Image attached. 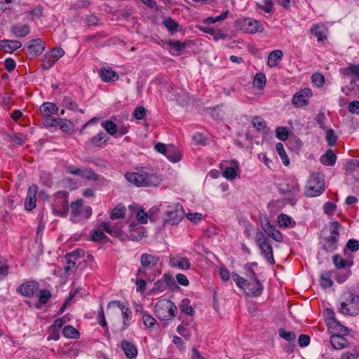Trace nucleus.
<instances>
[{
    "mask_svg": "<svg viewBox=\"0 0 359 359\" xmlns=\"http://www.w3.org/2000/svg\"><path fill=\"white\" fill-rule=\"evenodd\" d=\"M126 179L137 187H156L160 184L161 179L152 172H126Z\"/></svg>",
    "mask_w": 359,
    "mask_h": 359,
    "instance_id": "nucleus-1",
    "label": "nucleus"
},
{
    "mask_svg": "<svg viewBox=\"0 0 359 359\" xmlns=\"http://www.w3.org/2000/svg\"><path fill=\"white\" fill-rule=\"evenodd\" d=\"M154 311L159 320H168L175 316L177 309L172 302L161 299L156 303Z\"/></svg>",
    "mask_w": 359,
    "mask_h": 359,
    "instance_id": "nucleus-2",
    "label": "nucleus"
},
{
    "mask_svg": "<svg viewBox=\"0 0 359 359\" xmlns=\"http://www.w3.org/2000/svg\"><path fill=\"white\" fill-rule=\"evenodd\" d=\"M160 257L149 253H143L140 257V267L138 268L139 275L155 274Z\"/></svg>",
    "mask_w": 359,
    "mask_h": 359,
    "instance_id": "nucleus-3",
    "label": "nucleus"
},
{
    "mask_svg": "<svg viewBox=\"0 0 359 359\" xmlns=\"http://www.w3.org/2000/svg\"><path fill=\"white\" fill-rule=\"evenodd\" d=\"M325 189L324 175L321 172H316L311 175L307 184L306 195L316 197L320 195Z\"/></svg>",
    "mask_w": 359,
    "mask_h": 359,
    "instance_id": "nucleus-4",
    "label": "nucleus"
},
{
    "mask_svg": "<svg viewBox=\"0 0 359 359\" xmlns=\"http://www.w3.org/2000/svg\"><path fill=\"white\" fill-rule=\"evenodd\" d=\"M256 243L265 259L271 264H273L275 260L272 246L269 242V239L262 231H259L256 233Z\"/></svg>",
    "mask_w": 359,
    "mask_h": 359,
    "instance_id": "nucleus-5",
    "label": "nucleus"
},
{
    "mask_svg": "<svg viewBox=\"0 0 359 359\" xmlns=\"http://www.w3.org/2000/svg\"><path fill=\"white\" fill-rule=\"evenodd\" d=\"M185 212L182 205L177 203L169 205L165 212L164 223L171 225L177 224L184 218Z\"/></svg>",
    "mask_w": 359,
    "mask_h": 359,
    "instance_id": "nucleus-6",
    "label": "nucleus"
},
{
    "mask_svg": "<svg viewBox=\"0 0 359 359\" xmlns=\"http://www.w3.org/2000/svg\"><path fill=\"white\" fill-rule=\"evenodd\" d=\"M235 24L237 28L247 33L253 34L263 30V26L258 20L250 18L236 20Z\"/></svg>",
    "mask_w": 359,
    "mask_h": 359,
    "instance_id": "nucleus-7",
    "label": "nucleus"
},
{
    "mask_svg": "<svg viewBox=\"0 0 359 359\" xmlns=\"http://www.w3.org/2000/svg\"><path fill=\"white\" fill-rule=\"evenodd\" d=\"M155 149L164 156L172 163H177L182 158L181 154L178 149L170 144L166 146L163 143L158 142L154 146Z\"/></svg>",
    "mask_w": 359,
    "mask_h": 359,
    "instance_id": "nucleus-8",
    "label": "nucleus"
},
{
    "mask_svg": "<svg viewBox=\"0 0 359 359\" xmlns=\"http://www.w3.org/2000/svg\"><path fill=\"white\" fill-rule=\"evenodd\" d=\"M72 217L71 220L74 222H77V217H83L86 219L89 218L92 215V208L90 206L83 207V200L79 199L71 203Z\"/></svg>",
    "mask_w": 359,
    "mask_h": 359,
    "instance_id": "nucleus-9",
    "label": "nucleus"
},
{
    "mask_svg": "<svg viewBox=\"0 0 359 359\" xmlns=\"http://www.w3.org/2000/svg\"><path fill=\"white\" fill-rule=\"evenodd\" d=\"M57 196L62 199V206H53V212L55 215L66 217L69 212L68 196L69 194L65 191H57Z\"/></svg>",
    "mask_w": 359,
    "mask_h": 359,
    "instance_id": "nucleus-10",
    "label": "nucleus"
},
{
    "mask_svg": "<svg viewBox=\"0 0 359 359\" xmlns=\"http://www.w3.org/2000/svg\"><path fill=\"white\" fill-rule=\"evenodd\" d=\"M250 280V281L247 280V284L243 290L245 294L255 297L260 296L263 291L262 284L257 278Z\"/></svg>",
    "mask_w": 359,
    "mask_h": 359,
    "instance_id": "nucleus-11",
    "label": "nucleus"
},
{
    "mask_svg": "<svg viewBox=\"0 0 359 359\" xmlns=\"http://www.w3.org/2000/svg\"><path fill=\"white\" fill-rule=\"evenodd\" d=\"M25 46L33 57L41 55L46 48L45 42L40 38L29 40Z\"/></svg>",
    "mask_w": 359,
    "mask_h": 359,
    "instance_id": "nucleus-12",
    "label": "nucleus"
},
{
    "mask_svg": "<svg viewBox=\"0 0 359 359\" xmlns=\"http://www.w3.org/2000/svg\"><path fill=\"white\" fill-rule=\"evenodd\" d=\"M39 287V284L36 281L30 280L21 284L17 291L22 296L31 297L34 296Z\"/></svg>",
    "mask_w": 359,
    "mask_h": 359,
    "instance_id": "nucleus-13",
    "label": "nucleus"
},
{
    "mask_svg": "<svg viewBox=\"0 0 359 359\" xmlns=\"http://www.w3.org/2000/svg\"><path fill=\"white\" fill-rule=\"evenodd\" d=\"M311 95V90L309 88H304L294 95L292 101V104L297 107L306 105L308 104L307 99Z\"/></svg>",
    "mask_w": 359,
    "mask_h": 359,
    "instance_id": "nucleus-14",
    "label": "nucleus"
},
{
    "mask_svg": "<svg viewBox=\"0 0 359 359\" xmlns=\"http://www.w3.org/2000/svg\"><path fill=\"white\" fill-rule=\"evenodd\" d=\"M38 191V187L36 184H32L28 189L26 200L25 202V208L28 211L32 210L36 204V193Z\"/></svg>",
    "mask_w": 359,
    "mask_h": 359,
    "instance_id": "nucleus-15",
    "label": "nucleus"
},
{
    "mask_svg": "<svg viewBox=\"0 0 359 359\" xmlns=\"http://www.w3.org/2000/svg\"><path fill=\"white\" fill-rule=\"evenodd\" d=\"M278 190L283 194H292L296 195L299 192L300 188L297 181L293 180L290 183L280 184Z\"/></svg>",
    "mask_w": 359,
    "mask_h": 359,
    "instance_id": "nucleus-16",
    "label": "nucleus"
},
{
    "mask_svg": "<svg viewBox=\"0 0 359 359\" xmlns=\"http://www.w3.org/2000/svg\"><path fill=\"white\" fill-rule=\"evenodd\" d=\"M121 348L128 359H134L138 353L137 348L132 342L123 339L121 341Z\"/></svg>",
    "mask_w": 359,
    "mask_h": 359,
    "instance_id": "nucleus-17",
    "label": "nucleus"
},
{
    "mask_svg": "<svg viewBox=\"0 0 359 359\" xmlns=\"http://www.w3.org/2000/svg\"><path fill=\"white\" fill-rule=\"evenodd\" d=\"M156 277L155 274H146V276H140L139 275V271H137L136 274V286H137V291L143 292L145 291L147 287V283L146 281L148 280L149 282H152L154 280Z\"/></svg>",
    "mask_w": 359,
    "mask_h": 359,
    "instance_id": "nucleus-18",
    "label": "nucleus"
},
{
    "mask_svg": "<svg viewBox=\"0 0 359 359\" xmlns=\"http://www.w3.org/2000/svg\"><path fill=\"white\" fill-rule=\"evenodd\" d=\"M340 73L344 76H353L351 80V84L353 85L356 80H359V65L350 64L348 67L340 69Z\"/></svg>",
    "mask_w": 359,
    "mask_h": 359,
    "instance_id": "nucleus-19",
    "label": "nucleus"
},
{
    "mask_svg": "<svg viewBox=\"0 0 359 359\" xmlns=\"http://www.w3.org/2000/svg\"><path fill=\"white\" fill-rule=\"evenodd\" d=\"M231 163L233 166L226 168L222 174L223 177L228 180H234L240 172L239 163L236 160H231Z\"/></svg>",
    "mask_w": 359,
    "mask_h": 359,
    "instance_id": "nucleus-20",
    "label": "nucleus"
},
{
    "mask_svg": "<svg viewBox=\"0 0 359 359\" xmlns=\"http://www.w3.org/2000/svg\"><path fill=\"white\" fill-rule=\"evenodd\" d=\"M262 229L269 236L271 237L276 241H283V236L281 233L277 230L274 226L271 224L269 221H266V222L262 225Z\"/></svg>",
    "mask_w": 359,
    "mask_h": 359,
    "instance_id": "nucleus-21",
    "label": "nucleus"
},
{
    "mask_svg": "<svg viewBox=\"0 0 359 359\" xmlns=\"http://www.w3.org/2000/svg\"><path fill=\"white\" fill-rule=\"evenodd\" d=\"M22 43L17 40H1L0 41V50L6 53H12L13 51L20 48Z\"/></svg>",
    "mask_w": 359,
    "mask_h": 359,
    "instance_id": "nucleus-22",
    "label": "nucleus"
},
{
    "mask_svg": "<svg viewBox=\"0 0 359 359\" xmlns=\"http://www.w3.org/2000/svg\"><path fill=\"white\" fill-rule=\"evenodd\" d=\"M332 346L336 350H341L348 346V341L341 334H332L330 337Z\"/></svg>",
    "mask_w": 359,
    "mask_h": 359,
    "instance_id": "nucleus-23",
    "label": "nucleus"
},
{
    "mask_svg": "<svg viewBox=\"0 0 359 359\" xmlns=\"http://www.w3.org/2000/svg\"><path fill=\"white\" fill-rule=\"evenodd\" d=\"M100 76L104 82H113L118 80L119 75L111 69L102 67L100 71Z\"/></svg>",
    "mask_w": 359,
    "mask_h": 359,
    "instance_id": "nucleus-24",
    "label": "nucleus"
},
{
    "mask_svg": "<svg viewBox=\"0 0 359 359\" xmlns=\"http://www.w3.org/2000/svg\"><path fill=\"white\" fill-rule=\"evenodd\" d=\"M116 306L121 311L122 316L124 320L130 318L131 312L128 307L125 306L120 301H111L108 303L107 309H110L112 307Z\"/></svg>",
    "mask_w": 359,
    "mask_h": 359,
    "instance_id": "nucleus-25",
    "label": "nucleus"
},
{
    "mask_svg": "<svg viewBox=\"0 0 359 359\" xmlns=\"http://www.w3.org/2000/svg\"><path fill=\"white\" fill-rule=\"evenodd\" d=\"M98 229H102V231L108 233L109 234L116 236L120 233V229L118 225H111L109 222H102L97 224Z\"/></svg>",
    "mask_w": 359,
    "mask_h": 359,
    "instance_id": "nucleus-26",
    "label": "nucleus"
},
{
    "mask_svg": "<svg viewBox=\"0 0 359 359\" xmlns=\"http://www.w3.org/2000/svg\"><path fill=\"white\" fill-rule=\"evenodd\" d=\"M337 156L332 149H328L323 155L321 156L320 163L327 166H332L335 164Z\"/></svg>",
    "mask_w": 359,
    "mask_h": 359,
    "instance_id": "nucleus-27",
    "label": "nucleus"
},
{
    "mask_svg": "<svg viewBox=\"0 0 359 359\" xmlns=\"http://www.w3.org/2000/svg\"><path fill=\"white\" fill-rule=\"evenodd\" d=\"M283 56V53L280 50H275L271 51L267 60V65L269 67H275L278 65V61L280 60Z\"/></svg>",
    "mask_w": 359,
    "mask_h": 359,
    "instance_id": "nucleus-28",
    "label": "nucleus"
},
{
    "mask_svg": "<svg viewBox=\"0 0 359 359\" xmlns=\"http://www.w3.org/2000/svg\"><path fill=\"white\" fill-rule=\"evenodd\" d=\"M332 262L335 267L338 269H345L346 267L349 268L353 264V261H348L347 259H343L338 254L333 256Z\"/></svg>",
    "mask_w": 359,
    "mask_h": 359,
    "instance_id": "nucleus-29",
    "label": "nucleus"
},
{
    "mask_svg": "<svg viewBox=\"0 0 359 359\" xmlns=\"http://www.w3.org/2000/svg\"><path fill=\"white\" fill-rule=\"evenodd\" d=\"M11 32L15 35V36L22 38L30 33V27L28 25H24L22 26L13 25L11 27Z\"/></svg>",
    "mask_w": 359,
    "mask_h": 359,
    "instance_id": "nucleus-30",
    "label": "nucleus"
},
{
    "mask_svg": "<svg viewBox=\"0 0 359 359\" xmlns=\"http://www.w3.org/2000/svg\"><path fill=\"white\" fill-rule=\"evenodd\" d=\"M40 111L42 116L56 114L58 111V108L54 103L44 102L40 107Z\"/></svg>",
    "mask_w": 359,
    "mask_h": 359,
    "instance_id": "nucleus-31",
    "label": "nucleus"
},
{
    "mask_svg": "<svg viewBox=\"0 0 359 359\" xmlns=\"http://www.w3.org/2000/svg\"><path fill=\"white\" fill-rule=\"evenodd\" d=\"M311 32L317 38L318 42L323 43L327 39L326 35L324 34V28L318 25H313L311 27Z\"/></svg>",
    "mask_w": 359,
    "mask_h": 359,
    "instance_id": "nucleus-32",
    "label": "nucleus"
},
{
    "mask_svg": "<svg viewBox=\"0 0 359 359\" xmlns=\"http://www.w3.org/2000/svg\"><path fill=\"white\" fill-rule=\"evenodd\" d=\"M107 140L106 134L101 132L90 139V143L95 147H102L106 144Z\"/></svg>",
    "mask_w": 359,
    "mask_h": 359,
    "instance_id": "nucleus-33",
    "label": "nucleus"
},
{
    "mask_svg": "<svg viewBox=\"0 0 359 359\" xmlns=\"http://www.w3.org/2000/svg\"><path fill=\"white\" fill-rule=\"evenodd\" d=\"M62 334L65 337L68 339H79V332L72 325H67L62 330Z\"/></svg>",
    "mask_w": 359,
    "mask_h": 359,
    "instance_id": "nucleus-34",
    "label": "nucleus"
},
{
    "mask_svg": "<svg viewBox=\"0 0 359 359\" xmlns=\"http://www.w3.org/2000/svg\"><path fill=\"white\" fill-rule=\"evenodd\" d=\"M332 320L334 324L333 327L334 333L333 334H341V336H345L348 333V329L342 325L335 318L333 317Z\"/></svg>",
    "mask_w": 359,
    "mask_h": 359,
    "instance_id": "nucleus-35",
    "label": "nucleus"
},
{
    "mask_svg": "<svg viewBox=\"0 0 359 359\" xmlns=\"http://www.w3.org/2000/svg\"><path fill=\"white\" fill-rule=\"evenodd\" d=\"M324 241L325 243L323 248L326 252H333L337 248V240L327 236L324 238Z\"/></svg>",
    "mask_w": 359,
    "mask_h": 359,
    "instance_id": "nucleus-36",
    "label": "nucleus"
},
{
    "mask_svg": "<svg viewBox=\"0 0 359 359\" xmlns=\"http://www.w3.org/2000/svg\"><path fill=\"white\" fill-rule=\"evenodd\" d=\"M87 180L97 181L100 177L91 168L81 169V176Z\"/></svg>",
    "mask_w": 359,
    "mask_h": 359,
    "instance_id": "nucleus-37",
    "label": "nucleus"
},
{
    "mask_svg": "<svg viewBox=\"0 0 359 359\" xmlns=\"http://www.w3.org/2000/svg\"><path fill=\"white\" fill-rule=\"evenodd\" d=\"M56 60L53 57V56L47 53L43 58L41 67L43 70H48L53 66Z\"/></svg>",
    "mask_w": 359,
    "mask_h": 359,
    "instance_id": "nucleus-38",
    "label": "nucleus"
},
{
    "mask_svg": "<svg viewBox=\"0 0 359 359\" xmlns=\"http://www.w3.org/2000/svg\"><path fill=\"white\" fill-rule=\"evenodd\" d=\"M140 313L142 315V318L144 325L149 328H151L154 327V325L156 324V320L154 318H153L151 316H150L147 311L141 310Z\"/></svg>",
    "mask_w": 359,
    "mask_h": 359,
    "instance_id": "nucleus-39",
    "label": "nucleus"
},
{
    "mask_svg": "<svg viewBox=\"0 0 359 359\" xmlns=\"http://www.w3.org/2000/svg\"><path fill=\"white\" fill-rule=\"evenodd\" d=\"M330 271H325L320 275V285L324 288H329L333 285V282L330 278Z\"/></svg>",
    "mask_w": 359,
    "mask_h": 359,
    "instance_id": "nucleus-40",
    "label": "nucleus"
},
{
    "mask_svg": "<svg viewBox=\"0 0 359 359\" xmlns=\"http://www.w3.org/2000/svg\"><path fill=\"white\" fill-rule=\"evenodd\" d=\"M167 45L174 49L175 53H172L173 55H180V52L186 47L185 43L180 41L170 40L167 42Z\"/></svg>",
    "mask_w": 359,
    "mask_h": 359,
    "instance_id": "nucleus-41",
    "label": "nucleus"
},
{
    "mask_svg": "<svg viewBox=\"0 0 359 359\" xmlns=\"http://www.w3.org/2000/svg\"><path fill=\"white\" fill-rule=\"evenodd\" d=\"M341 227V224L338 221H333L330 223V235L328 236L331 238H334L339 241V229Z\"/></svg>",
    "mask_w": 359,
    "mask_h": 359,
    "instance_id": "nucleus-42",
    "label": "nucleus"
},
{
    "mask_svg": "<svg viewBox=\"0 0 359 359\" xmlns=\"http://www.w3.org/2000/svg\"><path fill=\"white\" fill-rule=\"evenodd\" d=\"M102 126L111 136H114L117 133V126L111 121L107 120L102 123Z\"/></svg>",
    "mask_w": 359,
    "mask_h": 359,
    "instance_id": "nucleus-43",
    "label": "nucleus"
},
{
    "mask_svg": "<svg viewBox=\"0 0 359 359\" xmlns=\"http://www.w3.org/2000/svg\"><path fill=\"white\" fill-rule=\"evenodd\" d=\"M60 118H54L51 115L42 116V124L46 127H56Z\"/></svg>",
    "mask_w": 359,
    "mask_h": 359,
    "instance_id": "nucleus-44",
    "label": "nucleus"
},
{
    "mask_svg": "<svg viewBox=\"0 0 359 359\" xmlns=\"http://www.w3.org/2000/svg\"><path fill=\"white\" fill-rule=\"evenodd\" d=\"M229 11L228 10L223 11L221 15L216 17H208L203 20V23L205 25H210L212 23H215L218 21L225 20L229 14Z\"/></svg>",
    "mask_w": 359,
    "mask_h": 359,
    "instance_id": "nucleus-45",
    "label": "nucleus"
},
{
    "mask_svg": "<svg viewBox=\"0 0 359 359\" xmlns=\"http://www.w3.org/2000/svg\"><path fill=\"white\" fill-rule=\"evenodd\" d=\"M339 312L346 314V315H350V316H357L359 314L358 311H356L354 308H353L352 306L348 307V305L346 302H341L340 304V307L339 309Z\"/></svg>",
    "mask_w": 359,
    "mask_h": 359,
    "instance_id": "nucleus-46",
    "label": "nucleus"
},
{
    "mask_svg": "<svg viewBox=\"0 0 359 359\" xmlns=\"http://www.w3.org/2000/svg\"><path fill=\"white\" fill-rule=\"evenodd\" d=\"M57 126L65 133H68L74 129V124L67 119L60 118L58 120Z\"/></svg>",
    "mask_w": 359,
    "mask_h": 359,
    "instance_id": "nucleus-47",
    "label": "nucleus"
},
{
    "mask_svg": "<svg viewBox=\"0 0 359 359\" xmlns=\"http://www.w3.org/2000/svg\"><path fill=\"white\" fill-rule=\"evenodd\" d=\"M163 25L168 29L171 33H174L177 31L179 24L175 22L171 18H167L163 21Z\"/></svg>",
    "mask_w": 359,
    "mask_h": 359,
    "instance_id": "nucleus-48",
    "label": "nucleus"
},
{
    "mask_svg": "<svg viewBox=\"0 0 359 359\" xmlns=\"http://www.w3.org/2000/svg\"><path fill=\"white\" fill-rule=\"evenodd\" d=\"M126 210L124 206H117L111 210L110 217L111 219H121L124 217Z\"/></svg>",
    "mask_w": 359,
    "mask_h": 359,
    "instance_id": "nucleus-49",
    "label": "nucleus"
},
{
    "mask_svg": "<svg viewBox=\"0 0 359 359\" xmlns=\"http://www.w3.org/2000/svg\"><path fill=\"white\" fill-rule=\"evenodd\" d=\"M276 149L278 154H279L280 157L283 160V164L285 165H288L290 163V161L284 149L283 144L280 142L277 143L276 145Z\"/></svg>",
    "mask_w": 359,
    "mask_h": 359,
    "instance_id": "nucleus-50",
    "label": "nucleus"
},
{
    "mask_svg": "<svg viewBox=\"0 0 359 359\" xmlns=\"http://www.w3.org/2000/svg\"><path fill=\"white\" fill-rule=\"evenodd\" d=\"M40 182L43 185L47 187H51L53 185V180L51 175L46 172H41Z\"/></svg>",
    "mask_w": 359,
    "mask_h": 359,
    "instance_id": "nucleus-51",
    "label": "nucleus"
},
{
    "mask_svg": "<svg viewBox=\"0 0 359 359\" xmlns=\"http://www.w3.org/2000/svg\"><path fill=\"white\" fill-rule=\"evenodd\" d=\"M266 78L264 73H257L254 79V85L259 89H262L266 84Z\"/></svg>",
    "mask_w": 359,
    "mask_h": 359,
    "instance_id": "nucleus-52",
    "label": "nucleus"
},
{
    "mask_svg": "<svg viewBox=\"0 0 359 359\" xmlns=\"http://www.w3.org/2000/svg\"><path fill=\"white\" fill-rule=\"evenodd\" d=\"M62 104L64 107L70 110L74 111L78 109V104L76 102L68 96L63 97L62 100Z\"/></svg>",
    "mask_w": 359,
    "mask_h": 359,
    "instance_id": "nucleus-53",
    "label": "nucleus"
},
{
    "mask_svg": "<svg viewBox=\"0 0 359 359\" xmlns=\"http://www.w3.org/2000/svg\"><path fill=\"white\" fill-rule=\"evenodd\" d=\"M190 301L188 299H184L180 305V309L182 312L187 315L192 316L194 313V309L189 304Z\"/></svg>",
    "mask_w": 359,
    "mask_h": 359,
    "instance_id": "nucleus-54",
    "label": "nucleus"
},
{
    "mask_svg": "<svg viewBox=\"0 0 359 359\" xmlns=\"http://www.w3.org/2000/svg\"><path fill=\"white\" fill-rule=\"evenodd\" d=\"M67 265L65 266V272L68 274L70 271L76 270V259H74L72 257H69L67 253L65 256Z\"/></svg>",
    "mask_w": 359,
    "mask_h": 359,
    "instance_id": "nucleus-55",
    "label": "nucleus"
},
{
    "mask_svg": "<svg viewBox=\"0 0 359 359\" xmlns=\"http://www.w3.org/2000/svg\"><path fill=\"white\" fill-rule=\"evenodd\" d=\"M188 323H184V322L178 325L177 328V332L179 334L188 339L191 336V332L189 328L187 327Z\"/></svg>",
    "mask_w": 359,
    "mask_h": 359,
    "instance_id": "nucleus-56",
    "label": "nucleus"
},
{
    "mask_svg": "<svg viewBox=\"0 0 359 359\" xmlns=\"http://www.w3.org/2000/svg\"><path fill=\"white\" fill-rule=\"evenodd\" d=\"M276 137L281 141L288 138V129L285 127H278L276 130Z\"/></svg>",
    "mask_w": 359,
    "mask_h": 359,
    "instance_id": "nucleus-57",
    "label": "nucleus"
},
{
    "mask_svg": "<svg viewBox=\"0 0 359 359\" xmlns=\"http://www.w3.org/2000/svg\"><path fill=\"white\" fill-rule=\"evenodd\" d=\"M279 336L287 341H292L295 339L296 335L293 332H287L281 328L278 330Z\"/></svg>",
    "mask_w": 359,
    "mask_h": 359,
    "instance_id": "nucleus-58",
    "label": "nucleus"
},
{
    "mask_svg": "<svg viewBox=\"0 0 359 359\" xmlns=\"http://www.w3.org/2000/svg\"><path fill=\"white\" fill-rule=\"evenodd\" d=\"M252 124L257 130H261L266 127L265 121L259 116L253 117Z\"/></svg>",
    "mask_w": 359,
    "mask_h": 359,
    "instance_id": "nucleus-59",
    "label": "nucleus"
},
{
    "mask_svg": "<svg viewBox=\"0 0 359 359\" xmlns=\"http://www.w3.org/2000/svg\"><path fill=\"white\" fill-rule=\"evenodd\" d=\"M278 222L280 226L287 227L292 223V218L285 214H280L278 217Z\"/></svg>",
    "mask_w": 359,
    "mask_h": 359,
    "instance_id": "nucleus-60",
    "label": "nucleus"
},
{
    "mask_svg": "<svg viewBox=\"0 0 359 359\" xmlns=\"http://www.w3.org/2000/svg\"><path fill=\"white\" fill-rule=\"evenodd\" d=\"M106 238L102 229L93 230L91 234V239L93 241L98 242L104 240Z\"/></svg>",
    "mask_w": 359,
    "mask_h": 359,
    "instance_id": "nucleus-61",
    "label": "nucleus"
},
{
    "mask_svg": "<svg viewBox=\"0 0 359 359\" xmlns=\"http://www.w3.org/2000/svg\"><path fill=\"white\" fill-rule=\"evenodd\" d=\"M313 83L317 87H321L325 83L324 76L320 73H315L311 76Z\"/></svg>",
    "mask_w": 359,
    "mask_h": 359,
    "instance_id": "nucleus-62",
    "label": "nucleus"
},
{
    "mask_svg": "<svg viewBox=\"0 0 359 359\" xmlns=\"http://www.w3.org/2000/svg\"><path fill=\"white\" fill-rule=\"evenodd\" d=\"M326 140L329 146H334L337 141V137L334 134V131L333 129L327 130L326 133Z\"/></svg>",
    "mask_w": 359,
    "mask_h": 359,
    "instance_id": "nucleus-63",
    "label": "nucleus"
},
{
    "mask_svg": "<svg viewBox=\"0 0 359 359\" xmlns=\"http://www.w3.org/2000/svg\"><path fill=\"white\" fill-rule=\"evenodd\" d=\"M348 306H352L353 307V305L357 306V309H355L356 311H358L359 313V296L355 295L353 293H349L348 294V299H347V302Z\"/></svg>",
    "mask_w": 359,
    "mask_h": 359,
    "instance_id": "nucleus-64",
    "label": "nucleus"
}]
</instances>
